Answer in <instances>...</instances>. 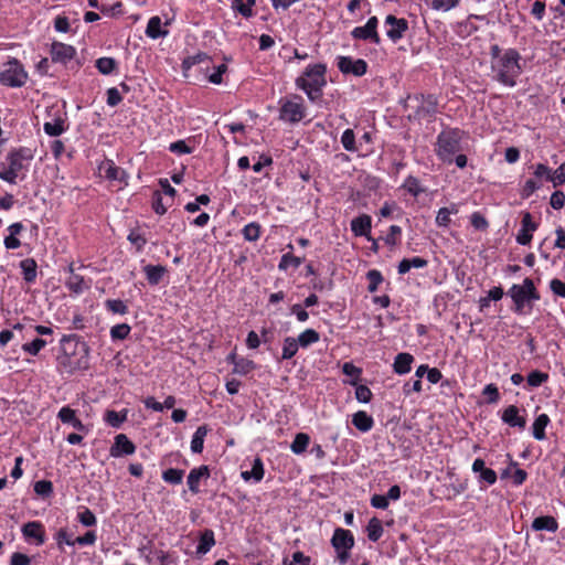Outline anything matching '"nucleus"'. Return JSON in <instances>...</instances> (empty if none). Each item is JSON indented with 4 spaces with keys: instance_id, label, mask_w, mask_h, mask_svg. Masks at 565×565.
Wrapping results in <instances>:
<instances>
[{
    "instance_id": "obj_1",
    "label": "nucleus",
    "mask_w": 565,
    "mask_h": 565,
    "mask_svg": "<svg viewBox=\"0 0 565 565\" xmlns=\"http://www.w3.org/2000/svg\"><path fill=\"white\" fill-rule=\"evenodd\" d=\"M34 154L30 148L20 147L10 150L0 158V179L10 184L17 185L28 177Z\"/></svg>"
},
{
    "instance_id": "obj_2",
    "label": "nucleus",
    "mask_w": 565,
    "mask_h": 565,
    "mask_svg": "<svg viewBox=\"0 0 565 565\" xmlns=\"http://www.w3.org/2000/svg\"><path fill=\"white\" fill-rule=\"evenodd\" d=\"M295 86L302 90L311 103L318 102L327 86V65L323 63L309 64L295 79Z\"/></svg>"
},
{
    "instance_id": "obj_3",
    "label": "nucleus",
    "mask_w": 565,
    "mask_h": 565,
    "mask_svg": "<svg viewBox=\"0 0 565 565\" xmlns=\"http://www.w3.org/2000/svg\"><path fill=\"white\" fill-rule=\"evenodd\" d=\"M521 55L515 49L503 51L502 57L491 63L493 78L508 87L516 85V78L522 73Z\"/></svg>"
},
{
    "instance_id": "obj_4",
    "label": "nucleus",
    "mask_w": 565,
    "mask_h": 565,
    "mask_svg": "<svg viewBox=\"0 0 565 565\" xmlns=\"http://www.w3.org/2000/svg\"><path fill=\"white\" fill-rule=\"evenodd\" d=\"M463 131L458 128L443 130L436 140V156L445 163H452L455 154L460 150Z\"/></svg>"
},
{
    "instance_id": "obj_5",
    "label": "nucleus",
    "mask_w": 565,
    "mask_h": 565,
    "mask_svg": "<svg viewBox=\"0 0 565 565\" xmlns=\"http://www.w3.org/2000/svg\"><path fill=\"white\" fill-rule=\"evenodd\" d=\"M279 105V119L285 122L298 124L306 117L307 108L300 95L281 98Z\"/></svg>"
},
{
    "instance_id": "obj_6",
    "label": "nucleus",
    "mask_w": 565,
    "mask_h": 565,
    "mask_svg": "<svg viewBox=\"0 0 565 565\" xmlns=\"http://www.w3.org/2000/svg\"><path fill=\"white\" fill-rule=\"evenodd\" d=\"M28 73L17 58L3 63L0 71V83L9 87H21L26 83Z\"/></svg>"
},
{
    "instance_id": "obj_7",
    "label": "nucleus",
    "mask_w": 565,
    "mask_h": 565,
    "mask_svg": "<svg viewBox=\"0 0 565 565\" xmlns=\"http://www.w3.org/2000/svg\"><path fill=\"white\" fill-rule=\"evenodd\" d=\"M508 294L514 302L515 312H522L526 302L540 299L534 282L530 278H525L522 285H513Z\"/></svg>"
},
{
    "instance_id": "obj_8",
    "label": "nucleus",
    "mask_w": 565,
    "mask_h": 565,
    "mask_svg": "<svg viewBox=\"0 0 565 565\" xmlns=\"http://www.w3.org/2000/svg\"><path fill=\"white\" fill-rule=\"evenodd\" d=\"M407 100L414 104L412 107L415 109V117L419 119L431 117L437 113L438 100L433 94L408 96Z\"/></svg>"
},
{
    "instance_id": "obj_9",
    "label": "nucleus",
    "mask_w": 565,
    "mask_h": 565,
    "mask_svg": "<svg viewBox=\"0 0 565 565\" xmlns=\"http://www.w3.org/2000/svg\"><path fill=\"white\" fill-rule=\"evenodd\" d=\"M100 175L110 182H118L120 186H127L129 174L122 168L116 166L114 160L105 158L97 166Z\"/></svg>"
},
{
    "instance_id": "obj_10",
    "label": "nucleus",
    "mask_w": 565,
    "mask_h": 565,
    "mask_svg": "<svg viewBox=\"0 0 565 565\" xmlns=\"http://www.w3.org/2000/svg\"><path fill=\"white\" fill-rule=\"evenodd\" d=\"M379 19L376 17H371L366 23L362 26H355L351 31V36L354 40L369 41L373 44L379 45L381 43V38L377 32Z\"/></svg>"
},
{
    "instance_id": "obj_11",
    "label": "nucleus",
    "mask_w": 565,
    "mask_h": 565,
    "mask_svg": "<svg viewBox=\"0 0 565 565\" xmlns=\"http://www.w3.org/2000/svg\"><path fill=\"white\" fill-rule=\"evenodd\" d=\"M384 28L386 36L393 43H397L408 31V21L404 18H396L393 14H388L384 20Z\"/></svg>"
},
{
    "instance_id": "obj_12",
    "label": "nucleus",
    "mask_w": 565,
    "mask_h": 565,
    "mask_svg": "<svg viewBox=\"0 0 565 565\" xmlns=\"http://www.w3.org/2000/svg\"><path fill=\"white\" fill-rule=\"evenodd\" d=\"M337 66L342 74L363 76L367 72V63L363 58L338 56Z\"/></svg>"
},
{
    "instance_id": "obj_13",
    "label": "nucleus",
    "mask_w": 565,
    "mask_h": 565,
    "mask_svg": "<svg viewBox=\"0 0 565 565\" xmlns=\"http://www.w3.org/2000/svg\"><path fill=\"white\" fill-rule=\"evenodd\" d=\"M50 54L52 62L66 64L76 55V49L70 44L54 41L51 44Z\"/></svg>"
},
{
    "instance_id": "obj_14",
    "label": "nucleus",
    "mask_w": 565,
    "mask_h": 565,
    "mask_svg": "<svg viewBox=\"0 0 565 565\" xmlns=\"http://www.w3.org/2000/svg\"><path fill=\"white\" fill-rule=\"evenodd\" d=\"M539 227V224L533 222L532 215L529 212H525L522 216L521 228L516 235V242L520 245H529L533 237V232H535Z\"/></svg>"
},
{
    "instance_id": "obj_15",
    "label": "nucleus",
    "mask_w": 565,
    "mask_h": 565,
    "mask_svg": "<svg viewBox=\"0 0 565 565\" xmlns=\"http://www.w3.org/2000/svg\"><path fill=\"white\" fill-rule=\"evenodd\" d=\"M135 451L136 446L125 434L117 435L113 446L110 447V456L114 458L129 456L135 454Z\"/></svg>"
},
{
    "instance_id": "obj_16",
    "label": "nucleus",
    "mask_w": 565,
    "mask_h": 565,
    "mask_svg": "<svg viewBox=\"0 0 565 565\" xmlns=\"http://www.w3.org/2000/svg\"><path fill=\"white\" fill-rule=\"evenodd\" d=\"M331 544L335 551L351 550L354 546V536L351 531L338 527L333 532Z\"/></svg>"
},
{
    "instance_id": "obj_17",
    "label": "nucleus",
    "mask_w": 565,
    "mask_h": 565,
    "mask_svg": "<svg viewBox=\"0 0 565 565\" xmlns=\"http://www.w3.org/2000/svg\"><path fill=\"white\" fill-rule=\"evenodd\" d=\"M372 217L367 214H361L351 221V231L355 236L371 239Z\"/></svg>"
},
{
    "instance_id": "obj_18",
    "label": "nucleus",
    "mask_w": 565,
    "mask_h": 565,
    "mask_svg": "<svg viewBox=\"0 0 565 565\" xmlns=\"http://www.w3.org/2000/svg\"><path fill=\"white\" fill-rule=\"evenodd\" d=\"M210 477V470L207 466H200L198 468H193L188 476V487L189 490L196 494L200 492V482L202 479H207Z\"/></svg>"
},
{
    "instance_id": "obj_19",
    "label": "nucleus",
    "mask_w": 565,
    "mask_h": 565,
    "mask_svg": "<svg viewBox=\"0 0 565 565\" xmlns=\"http://www.w3.org/2000/svg\"><path fill=\"white\" fill-rule=\"evenodd\" d=\"M265 473L264 463L260 458H254L250 470H243L241 477L245 482L252 481L258 483L263 480Z\"/></svg>"
},
{
    "instance_id": "obj_20",
    "label": "nucleus",
    "mask_w": 565,
    "mask_h": 565,
    "mask_svg": "<svg viewBox=\"0 0 565 565\" xmlns=\"http://www.w3.org/2000/svg\"><path fill=\"white\" fill-rule=\"evenodd\" d=\"M501 419L509 426L520 429H523L526 424L525 418L520 415L519 408L514 405H510L503 411Z\"/></svg>"
},
{
    "instance_id": "obj_21",
    "label": "nucleus",
    "mask_w": 565,
    "mask_h": 565,
    "mask_svg": "<svg viewBox=\"0 0 565 565\" xmlns=\"http://www.w3.org/2000/svg\"><path fill=\"white\" fill-rule=\"evenodd\" d=\"M459 212V205L457 203H451L448 206L440 207L437 211L435 223L440 228L449 227L451 223V215H456Z\"/></svg>"
},
{
    "instance_id": "obj_22",
    "label": "nucleus",
    "mask_w": 565,
    "mask_h": 565,
    "mask_svg": "<svg viewBox=\"0 0 565 565\" xmlns=\"http://www.w3.org/2000/svg\"><path fill=\"white\" fill-rule=\"evenodd\" d=\"M22 533L26 539H34L36 545L45 542L43 525L40 522H28L23 525Z\"/></svg>"
},
{
    "instance_id": "obj_23",
    "label": "nucleus",
    "mask_w": 565,
    "mask_h": 565,
    "mask_svg": "<svg viewBox=\"0 0 565 565\" xmlns=\"http://www.w3.org/2000/svg\"><path fill=\"white\" fill-rule=\"evenodd\" d=\"M414 356L411 353H398L393 362V371L398 375H405L411 372Z\"/></svg>"
},
{
    "instance_id": "obj_24",
    "label": "nucleus",
    "mask_w": 565,
    "mask_h": 565,
    "mask_svg": "<svg viewBox=\"0 0 565 565\" xmlns=\"http://www.w3.org/2000/svg\"><path fill=\"white\" fill-rule=\"evenodd\" d=\"M57 418L63 424H68L77 430H84L85 426L79 418L76 416V412L70 406L62 407L57 413Z\"/></svg>"
},
{
    "instance_id": "obj_25",
    "label": "nucleus",
    "mask_w": 565,
    "mask_h": 565,
    "mask_svg": "<svg viewBox=\"0 0 565 565\" xmlns=\"http://www.w3.org/2000/svg\"><path fill=\"white\" fill-rule=\"evenodd\" d=\"M227 360L233 364V372L239 375H246L256 369L255 362L246 358H237L235 354H231Z\"/></svg>"
},
{
    "instance_id": "obj_26",
    "label": "nucleus",
    "mask_w": 565,
    "mask_h": 565,
    "mask_svg": "<svg viewBox=\"0 0 565 565\" xmlns=\"http://www.w3.org/2000/svg\"><path fill=\"white\" fill-rule=\"evenodd\" d=\"M23 224L21 222L12 223L8 226L9 235L4 237L3 244L7 249H17L21 246V242L17 236L22 232Z\"/></svg>"
},
{
    "instance_id": "obj_27",
    "label": "nucleus",
    "mask_w": 565,
    "mask_h": 565,
    "mask_svg": "<svg viewBox=\"0 0 565 565\" xmlns=\"http://www.w3.org/2000/svg\"><path fill=\"white\" fill-rule=\"evenodd\" d=\"M533 531H547L555 533L558 530V523L554 516L545 515L535 518L531 525Z\"/></svg>"
},
{
    "instance_id": "obj_28",
    "label": "nucleus",
    "mask_w": 565,
    "mask_h": 565,
    "mask_svg": "<svg viewBox=\"0 0 565 565\" xmlns=\"http://www.w3.org/2000/svg\"><path fill=\"white\" fill-rule=\"evenodd\" d=\"M20 269L26 284H34L38 277V264L33 258H25L20 262Z\"/></svg>"
},
{
    "instance_id": "obj_29",
    "label": "nucleus",
    "mask_w": 565,
    "mask_h": 565,
    "mask_svg": "<svg viewBox=\"0 0 565 565\" xmlns=\"http://www.w3.org/2000/svg\"><path fill=\"white\" fill-rule=\"evenodd\" d=\"M169 31L166 29H162V21L160 17L154 15L151 17L148 21L147 28H146V35L152 40H157L159 38H166L168 35Z\"/></svg>"
},
{
    "instance_id": "obj_30",
    "label": "nucleus",
    "mask_w": 565,
    "mask_h": 565,
    "mask_svg": "<svg viewBox=\"0 0 565 565\" xmlns=\"http://www.w3.org/2000/svg\"><path fill=\"white\" fill-rule=\"evenodd\" d=\"M352 424L362 433L370 431L374 426V419L365 411H359L352 415Z\"/></svg>"
},
{
    "instance_id": "obj_31",
    "label": "nucleus",
    "mask_w": 565,
    "mask_h": 565,
    "mask_svg": "<svg viewBox=\"0 0 565 565\" xmlns=\"http://www.w3.org/2000/svg\"><path fill=\"white\" fill-rule=\"evenodd\" d=\"M428 262L423 257H412V258H404L399 262L397 266V273L399 275H405L408 273L412 268H424L426 267Z\"/></svg>"
},
{
    "instance_id": "obj_32",
    "label": "nucleus",
    "mask_w": 565,
    "mask_h": 565,
    "mask_svg": "<svg viewBox=\"0 0 565 565\" xmlns=\"http://www.w3.org/2000/svg\"><path fill=\"white\" fill-rule=\"evenodd\" d=\"M215 545L214 532L212 530H205L196 545V554L204 555L211 551Z\"/></svg>"
},
{
    "instance_id": "obj_33",
    "label": "nucleus",
    "mask_w": 565,
    "mask_h": 565,
    "mask_svg": "<svg viewBox=\"0 0 565 565\" xmlns=\"http://www.w3.org/2000/svg\"><path fill=\"white\" fill-rule=\"evenodd\" d=\"M209 433L206 425L199 426L194 431L191 439V451L194 454H201L204 447V438Z\"/></svg>"
},
{
    "instance_id": "obj_34",
    "label": "nucleus",
    "mask_w": 565,
    "mask_h": 565,
    "mask_svg": "<svg viewBox=\"0 0 565 565\" xmlns=\"http://www.w3.org/2000/svg\"><path fill=\"white\" fill-rule=\"evenodd\" d=\"M550 417L546 414L539 415L532 425V435L536 440L546 438L545 428L550 424Z\"/></svg>"
},
{
    "instance_id": "obj_35",
    "label": "nucleus",
    "mask_w": 565,
    "mask_h": 565,
    "mask_svg": "<svg viewBox=\"0 0 565 565\" xmlns=\"http://www.w3.org/2000/svg\"><path fill=\"white\" fill-rule=\"evenodd\" d=\"M147 280L150 285H157L162 279L166 268L161 265H147L143 268Z\"/></svg>"
},
{
    "instance_id": "obj_36",
    "label": "nucleus",
    "mask_w": 565,
    "mask_h": 565,
    "mask_svg": "<svg viewBox=\"0 0 565 565\" xmlns=\"http://www.w3.org/2000/svg\"><path fill=\"white\" fill-rule=\"evenodd\" d=\"M367 537L371 542H377L383 535V525L377 518H372L366 526Z\"/></svg>"
},
{
    "instance_id": "obj_37",
    "label": "nucleus",
    "mask_w": 565,
    "mask_h": 565,
    "mask_svg": "<svg viewBox=\"0 0 565 565\" xmlns=\"http://www.w3.org/2000/svg\"><path fill=\"white\" fill-rule=\"evenodd\" d=\"M49 341L42 338H35L31 342H25L22 344L21 350L30 355H38L46 345Z\"/></svg>"
},
{
    "instance_id": "obj_38",
    "label": "nucleus",
    "mask_w": 565,
    "mask_h": 565,
    "mask_svg": "<svg viewBox=\"0 0 565 565\" xmlns=\"http://www.w3.org/2000/svg\"><path fill=\"white\" fill-rule=\"evenodd\" d=\"M43 130L51 137H57L65 130L64 120L61 118H54L51 121H46L43 125Z\"/></svg>"
},
{
    "instance_id": "obj_39",
    "label": "nucleus",
    "mask_w": 565,
    "mask_h": 565,
    "mask_svg": "<svg viewBox=\"0 0 565 565\" xmlns=\"http://www.w3.org/2000/svg\"><path fill=\"white\" fill-rule=\"evenodd\" d=\"M127 409L122 412L107 411L105 414V422L114 428H119L127 419Z\"/></svg>"
},
{
    "instance_id": "obj_40",
    "label": "nucleus",
    "mask_w": 565,
    "mask_h": 565,
    "mask_svg": "<svg viewBox=\"0 0 565 565\" xmlns=\"http://www.w3.org/2000/svg\"><path fill=\"white\" fill-rule=\"evenodd\" d=\"M299 349V344L297 340L292 337H287L284 339L282 342V352H281V359L282 360H290L294 358Z\"/></svg>"
},
{
    "instance_id": "obj_41",
    "label": "nucleus",
    "mask_w": 565,
    "mask_h": 565,
    "mask_svg": "<svg viewBox=\"0 0 565 565\" xmlns=\"http://www.w3.org/2000/svg\"><path fill=\"white\" fill-rule=\"evenodd\" d=\"M299 347L308 348L309 345L317 343L320 340L319 333L313 329H306L296 339Z\"/></svg>"
},
{
    "instance_id": "obj_42",
    "label": "nucleus",
    "mask_w": 565,
    "mask_h": 565,
    "mask_svg": "<svg viewBox=\"0 0 565 565\" xmlns=\"http://www.w3.org/2000/svg\"><path fill=\"white\" fill-rule=\"evenodd\" d=\"M402 188L405 189L414 198H417L419 194L425 192L424 188L420 185L419 180L416 177H413V175H408L404 180V183L402 184Z\"/></svg>"
},
{
    "instance_id": "obj_43",
    "label": "nucleus",
    "mask_w": 565,
    "mask_h": 565,
    "mask_svg": "<svg viewBox=\"0 0 565 565\" xmlns=\"http://www.w3.org/2000/svg\"><path fill=\"white\" fill-rule=\"evenodd\" d=\"M260 233L262 226L257 222H250L242 230L243 237L248 242H256L259 238Z\"/></svg>"
},
{
    "instance_id": "obj_44",
    "label": "nucleus",
    "mask_w": 565,
    "mask_h": 565,
    "mask_svg": "<svg viewBox=\"0 0 565 565\" xmlns=\"http://www.w3.org/2000/svg\"><path fill=\"white\" fill-rule=\"evenodd\" d=\"M309 443H310L309 436L305 433H299L296 435L295 439L292 440V443L290 445V449L294 454L300 455L307 449Z\"/></svg>"
},
{
    "instance_id": "obj_45",
    "label": "nucleus",
    "mask_w": 565,
    "mask_h": 565,
    "mask_svg": "<svg viewBox=\"0 0 565 565\" xmlns=\"http://www.w3.org/2000/svg\"><path fill=\"white\" fill-rule=\"evenodd\" d=\"M77 521L84 526H95L97 519L95 514L86 507H81L77 512Z\"/></svg>"
},
{
    "instance_id": "obj_46",
    "label": "nucleus",
    "mask_w": 565,
    "mask_h": 565,
    "mask_svg": "<svg viewBox=\"0 0 565 565\" xmlns=\"http://www.w3.org/2000/svg\"><path fill=\"white\" fill-rule=\"evenodd\" d=\"M303 262V258L294 256L290 253H286L281 256L278 268L280 270H286L289 267L298 268Z\"/></svg>"
},
{
    "instance_id": "obj_47",
    "label": "nucleus",
    "mask_w": 565,
    "mask_h": 565,
    "mask_svg": "<svg viewBox=\"0 0 565 565\" xmlns=\"http://www.w3.org/2000/svg\"><path fill=\"white\" fill-rule=\"evenodd\" d=\"M224 63L217 65L214 68V72L210 74L209 82L215 85H220L223 82V74L227 72V62H230L232 58L228 56L223 57Z\"/></svg>"
},
{
    "instance_id": "obj_48",
    "label": "nucleus",
    "mask_w": 565,
    "mask_h": 565,
    "mask_svg": "<svg viewBox=\"0 0 565 565\" xmlns=\"http://www.w3.org/2000/svg\"><path fill=\"white\" fill-rule=\"evenodd\" d=\"M184 471L181 469L170 468L162 472V480L170 484H180L183 479Z\"/></svg>"
},
{
    "instance_id": "obj_49",
    "label": "nucleus",
    "mask_w": 565,
    "mask_h": 565,
    "mask_svg": "<svg viewBox=\"0 0 565 565\" xmlns=\"http://www.w3.org/2000/svg\"><path fill=\"white\" fill-rule=\"evenodd\" d=\"M341 143L343 148L350 152H355L359 149L355 141V134L352 129H345L342 132Z\"/></svg>"
},
{
    "instance_id": "obj_50",
    "label": "nucleus",
    "mask_w": 565,
    "mask_h": 565,
    "mask_svg": "<svg viewBox=\"0 0 565 565\" xmlns=\"http://www.w3.org/2000/svg\"><path fill=\"white\" fill-rule=\"evenodd\" d=\"M117 66V62L113 57H100L96 61V68L104 75L111 74Z\"/></svg>"
},
{
    "instance_id": "obj_51",
    "label": "nucleus",
    "mask_w": 565,
    "mask_h": 565,
    "mask_svg": "<svg viewBox=\"0 0 565 565\" xmlns=\"http://www.w3.org/2000/svg\"><path fill=\"white\" fill-rule=\"evenodd\" d=\"M547 380H548V374L537 371V370L530 372L527 375V379H526L527 385L530 387H539V386L543 385L544 383H546Z\"/></svg>"
},
{
    "instance_id": "obj_52",
    "label": "nucleus",
    "mask_w": 565,
    "mask_h": 565,
    "mask_svg": "<svg viewBox=\"0 0 565 565\" xmlns=\"http://www.w3.org/2000/svg\"><path fill=\"white\" fill-rule=\"evenodd\" d=\"M105 307L108 311L116 315H126L128 312L127 305L120 299H107Z\"/></svg>"
},
{
    "instance_id": "obj_53",
    "label": "nucleus",
    "mask_w": 565,
    "mask_h": 565,
    "mask_svg": "<svg viewBox=\"0 0 565 565\" xmlns=\"http://www.w3.org/2000/svg\"><path fill=\"white\" fill-rule=\"evenodd\" d=\"M34 492L42 498H49L53 493V483L50 480H39L34 483Z\"/></svg>"
},
{
    "instance_id": "obj_54",
    "label": "nucleus",
    "mask_w": 565,
    "mask_h": 565,
    "mask_svg": "<svg viewBox=\"0 0 565 565\" xmlns=\"http://www.w3.org/2000/svg\"><path fill=\"white\" fill-rule=\"evenodd\" d=\"M458 3L459 0H429L431 9L445 12L456 8Z\"/></svg>"
},
{
    "instance_id": "obj_55",
    "label": "nucleus",
    "mask_w": 565,
    "mask_h": 565,
    "mask_svg": "<svg viewBox=\"0 0 565 565\" xmlns=\"http://www.w3.org/2000/svg\"><path fill=\"white\" fill-rule=\"evenodd\" d=\"M130 330L127 323L116 324L110 329V337L113 340H124L129 335Z\"/></svg>"
},
{
    "instance_id": "obj_56",
    "label": "nucleus",
    "mask_w": 565,
    "mask_h": 565,
    "mask_svg": "<svg viewBox=\"0 0 565 565\" xmlns=\"http://www.w3.org/2000/svg\"><path fill=\"white\" fill-rule=\"evenodd\" d=\"M342 372L347 376H350L353 379L352 381L349 382L351 385H356V381L359 380V377L362 373V370L360 367L355 366L351 362H345L342 366Z\"/></svg>"
},
{
    "instance_id": "obj_57",
    "label": "nucleus",
    "mask_w": 565,
    "mask_h": 565,
    "mask_svg": "<svg viewBox=\"0 0 565 565\" xmlns=\"http://www.w3.org/2000/svg\"><path fill=\"white\" fill-rule=\"evenodd\" d=\"M542 186V182L536 179H529L523 184L521 195L525 199L530 198L535 191Z\"/></svg>"
},
{
    "instance_id": "obj_58",
    "label": "nucleus",
    "mask_w": 565,
    "mask_h": 565,
    "mask_svg": "<svg viewBox=\"0 0 565 565\" xmlns=\"http://www.w3.org/2000/svg\"><path fill=\"white\" fill-rule=\"evenodd\" d=\"M470 224L478 231H486L489 227V222L480 212L470 215Z\"/></svg>"
},
{
    "instance_id": "obj_59",
    "label": "nucleus",
    "mask_w": 565,
    "mask_h": 565,
    "mask_svg": "<svg viewBox=\"0 0 565 565\" xmlns=\"http://www.w3.org/2000/svg\"><path fill=\"white\" fill-rule=\"evenodd\" d=\"M367 279H369L367 289L370 292H374L377 290L379 285L383 281V276L379 270L372 269L367 273Z\"/></svg>"
},
{
    "instance_id": "obj_60",
    "label": "nucleus",
    "mask_w": 565,
    "mask_h": 565,
    "mask_svg": "<svg viewBox=\"0 0 565 565\" xmlns=\"http://www.w3.org/2000/svg\"><path fill=\"white\" fill-rule=\"evenodd\" d=\"M355 386V398L360 403H369L372 399V391L366 385H354Z\"/></svg>"
},
{
    "instance_id": "obj_61",
    "label": "nucleus",
    "mask_w": 565,
    "mask_h": 565,
    "mask_svg": "<svg viewBox=\"0 0 565 565\" xmlns=\"http://www.w3.org/2000/svg\"><path fill=\"white\" fill-rule=\"evenodd\" d=\"M401 235H402V228L398 225H391L388 233L384 238V242L388 246H394L397 244Z\"/></svg>"
},
{
    "instance_id": "obj_62",
    "label": "nucleus",
    "mask_w": 565,
    "mask_h": 565,
    "mask_svg": "<svg viewBox=\"0 0 565 565\" xmlns=\"http://www.w3.org/2000/svg\"><path fill=\"white\" fill-rule=\"evenodd\" d=\"M550 181L554 186H558L565 183V161L554 171H551Z\"/></svg>"
},
{
    "instance_id": "obj_63",
    "label": "nucleus",
    "mask_w": 565,
    "mask_h": 565,
    "mask_svg": "<svg viewBox=\"0 0 565 565\" xmlns=\"http://www.w3.org/2000/svg\"><path fill=\"white\" fill-rule=\"evenodd\" d=\"M551 291L561 298H565V282L558 278H554L550 281Z\"/></svg>"
},
{
    "instance_id": "obj_64",
    "label": "nucleus",
    "mask_w": 565,
    "mask_h": 565,
    "mask_svg": "<svg viewBox=\"0 0 565 565\" xmlns=\"http://www.w3.org/2000/svg\"><path fill=\"white\" fill-rule=\"evenodd\" d=\"M10 565H31V557L23 553L14 552L10 557Z\"/></svg>"
}]
</instances>
